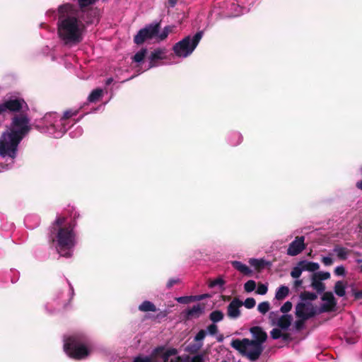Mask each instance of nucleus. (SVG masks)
Returning <instances> with one entry per match:
<instances>
[{
	"mask_svg": "<svg viewBox=\"0 0 362 362\" xmlns=\"http://www.w3.org/2000/svg\"><path fill=\"white\" fill-rule=\"evenodd\" d=\"M85 29L79 19V11L71 4L61 5L58 8L57 33L66 46L77 45L83 41Z\"/></svg>",
	"mask_w": 362,
	"mask_h": 362,
	"instance_id": "f257e3e1",
	"label": "nucleus"
},
{
	"mask_svg": "<svg viewBox=\"0 0 362 362\" xmlns=\"http://www.w3.org/2000/svg\"><path fill=\"white\" fill-rule=\"evenodd\" d=\"M250 332L254 338L253 339L247 338L235 339L230 342V346L243 356L247 357L251 361H256L264 350L262 344L267 339V334L259 326L251 327Z\"/></svg>",
	"mask_w": 362,
	"mask_h": 362,
	"instance_id": "f03ea898",
	"label": "nucleus"
},
{
	"mask_svg": "<svg viewBox=\"0 0 362 362\" xmlns=\"http://www.w3.org/2000/svg\"><path fill=\"white\" fill-rule=\"evenodd\" d=\"M66 354L74 360L80 361L86 358L90 354L85 339L81 336H70L64 344Z\"/></svg>",
	"mask_w": 362,
	"mask_h": 362,
	"instance_id": "7ed1b4c3",
	"label": "nucleus"
},
{
	"mask_svg": "<svg viewBox=\"0 0 362 362\" xmlns=\"http://www.w3.org/2000/svg\"><path fill=\"white\" fill-rule=\"evenodd\" d=\"M57 240L59 246V254L66 258L71 256L70 249L75 245V234L74 233V226L71 224L60 227L58 229Z\"/></svg>",
	"mask_w": 362,
	"mask_h": 362,
	"instance_id": "20e7f679",
	"label": "nucleus"
},
{
	"mask_svg": "<svg viewBox=\"0 0 362 362\" xmlns=\"http://www.w3.org/2000/svg\"><path fill=\"white\" fill-rule=\"evenodd\" d=\"M30 119L26 114L15 115L10 124L9 130L7 132L20 141L30 132Z\"/></svg>",
	"mask_w": 362,
	"mask_h": 362,
	"instance_id": "39448f33",
	"label": "nucleus"
},
{
	"mask_svg": "<svg viewBox=\"0 0 362 362\" xmlns=\"http://www.w3.org/2000/svg\"><path fill=\"white\" fill-rule=\"evenodd\" d=\"M202 37V32H197L192 37L187 36L175 43L173 49L179 57H187L190 55L198 45Z\"/></svg>",
	"mask_w": 362,
	"mask_h": 362,
	"instance_id": "423d86ee",
	"label": "nucleus"
},
{
	"mask_svg": "<svg viewBox=\"0 0 362 362\" xmlns=\"http://www.w3.org/2000/svg\"><path fill=\"white\" fill-rule=\"evenodd\" d=\"M21 141L7 132L3 133L0 138V156L14 159L17 156L18 147Z\"/></svg>",
	"mask_w": 362,
	"mask_h": 362,
	"instance_id": "0eeeda50",
	"label": "nucleus"
},
{
	"mask_svg": "<svg viewBox=\"0 0 362 362\" xmlns=\"http://www.w3.org/2000/svg\"><path fill=\"white\" fill-rule=\"evenodd\" d=\"M24 108L28 109V104L23 98L11 96L0 104V115L6 112H20Z\"/></svg>",
	"mask_w": 362,
	"mask_h": 362,
	"instance_id": "6e6552de",
	"label": "nucleus"
},
{
	"mask_svg": "<svg viewBox=\"0 0 362 362\" xmlns=\"http://www.w3.org/2000/svg\"><path fill=\"white\" fill-rule=\"evenodd\" d=\"M160 28V23L149 24L141 29L134 37V42L136 45L143 44L146 40L152 39L158 35Z\"/></svg>",
	"mask_w": 362,
	"mask_h": 362,
	"instance_id": "1a4fd4ad",
	"label": "nucleus"
},
{
	"mask_svg": "<svg viewBox=\"0 0 362 362\" xmlns=\"http://www.w3.org/2000/svg\"><path fill=\"white\" fill-rule=\"evenodd\" d=\"M296 317H303L304 319H310L316 315L315 308L311 303L300 302L296 306Z\"/></svg>",
	"mask_w": 362,
	"mask_h": 362,
	"instance_id": "9d476101",
	"label": "nucleus"
},
{
	"mask_svg": "<svg viewBox=\"0 0 362 362\" xmlns=\"http://www.w3.org/2000/svg\"><path fill=\"white\" fill-rule=\"evenodd\" d=\"M321 299L323 301H326V303L321 305L319 310L320 313H329L334 310L337 305V300L331 291L324 292Z\"/></svg>",
	"mask_w": 362,
	"mask_h": 362,
	"instance_id": "9b49d317",
	"label": "nucleus"
},
{
	"mask_svg": "<svg viewBox=\"0 0 362 362\" xmlns=\"http://www.w3.org/2000/svg\"><path fill=\"white\" fill-rule=\"evenodd\" d=\"M304 241V236L296 237L295 240L289 244L287 254L290 256H296L300 254L305 248Z\"/></svg>",
	"mask_w": 362,
	"mask_h": 362,
	"instance_id": "f8f14e48",
	"label": "nucleus"
},
{
	"mask_svg": "<svg viewBox=\"0 0 362 362\" xmlns=\"http://www.w3.org/2000/svg\"><path fill=\"white\" fill-rule=\"evenodd\" d=\"M243 305V302L238 298L233 300L227 306V315L231 319H236L241 315L240 308Z\"/></svg>",
	"mask_w": 362,
	"mask_h": 362,
	"instance_id": "ddd939ff",
	"label": "nucleus"
},
{
	"mask_svg": "<svg viewBox=\"0 0 362 362\" xmlns=\"http://www.w3.org/2000/svg\"><path fill=\"white\" fill-rule=\"evenodd\" d=\"M205 305L199 303L193 305L192 308L187 309L183 313L184 320H189L193 318H199L204 312Z\"/></svg>",
	"mask_w": 362,
	"mask_h": 362,
	"instance_id": "4468645a",
	"label": "nucleus"
},
{
	"mask_svg": "<svg viewBox=\"0 0 362 362\" xmlns=\"http://www.w3.org/2000/svg\"><path fill=\"white\" fill-rule=\"evenodd\" d=\"M231 265L234 269L240 272L241 274H243L245 276H252V271L247 267L246 264L242 263L239 261H232Z\"/></svg>",
	"mask_w": 362,
	"mask_h": 362,
	"instance_id": "2eb2a0df",
	"label": "nucleus"
},
{
	"mask_svg": "<svg viewBox=\"0 0 362 362\" xmlns=\"http://www.w3.org/2000/svg\"><path fill=\"white\" fill-rule=\"evenodd\" d=\"M293 317L291 315L286 314L281 315L277 322V326L281 329L286 330L291 326Z\"/></svg>",
	"mask_w": 362,
	"mask_h": 362,
	"instance_id": "dca6fc26",
	"label": "nucleus"
},
{
	"mask_svg": "<svg viewBox=\"0 0 362 362\" xmlns=\"http://www.w3.org/2000/svg\"><path fill=\"white\" fill-rule=\"evenodd\" d=\"M163 52L160 49H155L153 52H152L148 58L150 62L148 69H151L156 66V61L162 59L163 58Z\"/></svg>",
	"mask_w": 362,
	"mask_h": 362,
	"instance_id": "f3484780",
	"label": "nucleus"
},
{
	"mask_svg": "<svg viewBox=\"0 0 362 362\" xmlns=\"http://www.w3.org/2000/svg\"><path fill=\"white\" fill-rule=\"evenodd\" d=\"M249 263L252 267H255L257 272H261L265 267L270 265L269 262L265 261L263 259H258L252 258L249 260Z\"/></svg>",
	"mask_w": 362,
	"mask_h": 362,
	"instance_id": "a211bd4d",
	"label": "nucleus"
},
{
	"mask_svg": "<svg viewBox=\"0 0 362 362\" xmlns=\"http://www.w3.org/2000/svg\"><path fill=\"white\" fill-rule=\"evenodd\" d=\"M289 294V288L286 286H279L275 293V298L278 300H283Z\"/></svg>",
	"mask_w": 362,
	"mask_h": 362,
	"instance_id": "6ab92c4d",
	"label": "nucleus"
},
{
	"mask_svg": "<svg viewBox=\"0 0 362 362\" xmlns=\"http://www.w3.org/2000/svg\"><path fill=\"white\" fill-rule=\"evenodd\" d=\"M334 252L337 253L338 258L341 260L346 259L349 254V250L347 248L339 245L334 247Z\"/></svg>",
	"mask_w": 362,
	"mask_h": 362,
	"instance_id": "aec40b11",
	"label": "nucleus"
},
{
	"mask_svg": "<svg viewBox=\"0 0 362 362\" xmlns=\"http://www.w3.org/2000/svg\"><path fill=\"white\" fill-rule=\"evenodd\" d=\"M103 91L101 88L94 89L88 95V100L90 103H95L100 100L103 96Z\"/></svg>",
	"mask_w": 362,
	"mask_h": 362,
	"instance_id": "412c9836",
	"label": "nucleus"
},
{
	"mask_svg": "<svg viewBox=\"0 0 362 362\" xmlns=\"http://www.w3.org/2000/svg\"><path fill=\"white\" fill-rule=\"evenodd\" d=\"M139 310L142 312H156L157 308L156 305L151 301L145 300L141 305H139Z\"/></svg>",
	"mask_w": 362,
	"mask_h": 362,
	"instance_id": "4be33fe9",
	"label": "nucleus"
},
{
	"mask_svg": "<svg viewBox=\"0 0 362 362\" xmlns=\"http://www.w3.org/2000/svg\"><path fill=\"white\" fill-rule=\"evenodd\" d=\"M346 286L341 281L335 283L334 290V293L339 297H343L346 294Z\"/></svg>",
	"mask_w": 362,
	"mask_h": 362,
	"instance_id": "5701e85b",
	"label": "nucleus"
},
{
	"mask_svg": "<svg viewBox=\"0 0 362 362\" xmlns=\"http://www.w3.org/2000/svg\"><path fill=\"white\" fill-rule=\"evenodd\" d=\"M311 286L320 293L324 292L325 290V284L313 276L312 278Z\"/></svg>",
	"mask_w": 362,
	"mask_h": 362,
	"instance_id": "b1692460",
	"label": "nucleus"
},
{
	"mask_svg": "<svg viewBox=\"0 0 362 362\" xmlns=\"http://www.w3.org/2000/svg\"><path fill=\"white\" fill-rule=\"evenodd\" d=\"M224 315L221 310L212 311L209 315V319L214 323L218 322L223 319Z\"/></svg>",
	"mask_w": 362,
	"mask_h": 362,
	"instance_id": "393cba45",
	"label": "nucleus"
},
{
	"mask_svg": "<svg viewBox=\"0 0 362 362\" xmlns=\"http://www.w3.org/2000/svg\"><path fill=\"white\" fill-rule=\"evenodd\" d=\"M146 54L147 49L142 48L134 55L132 60L136 63H140L144 61Z\"/></svg>",
	"mask_w": 362,
	"mask_h": 362,
	"instance_id": "a878e982",
	"label": "nucleus"
},
{
	"mask_svg": "<svg viewBox=\"0 0 362 362\" xmlns=\"http://www.w3.org/2000/svg\"><path fill=\"white\" fill-rule=\"evenodd\" d=\"M300 298L302 300H315L317 299V296L315 293H312L310 291H303L300 293Z\"/></svg>",
	"mask_w": 362,
	"mask_h": 362,
	"instance_id": "bb28decb",
	"label": "nucleus"
},
{
	"mask_svg": "<svg viewBox=\"0 0 362 362\" xmlns=\"http://www.w3.org/2000/svg\"><path fill=\"white\" fill-rule=\"evenodd\" d=\"M313 276L320 281L327 280L330 278V274L328 272H319L313 274Z\"/></svg>",
	"mask_w": 362,
	"mask_h": 362,
	"instance_id": "cd10ccee",
	"label": "nucleus"
},
{
	"mask_svg": "<svg viewBox=\"0 0 362 362\" xmlns=\"http://www.w3.org/2000/svg\"><path fill=\"white\" fill-rule=\"evenodd\" d=\"M270 304L268 301H264L258 305L257 310L262 314H265L269 310Z\"/></svg>",
	"mask_w": 362,
	"mask_h": 362,
	"instance_id": "c85d7f7f",
	"label": "nucleus"
},
{
	"mask_svg": "<svg viewBox=\"0 0 362 362\" xmlns=\"http://www.w3.org/2000/svg\"><path fill=\"white\" fill-rule=\"evenodd\" d=\"M256 288V283L254 280H249L244 284V289L246 292L250 293Z\"/></svg>",
	"mask_w": 362,
	"mask_h": 362,
	"instance_id": "c756f323",
	"label": "nucleus"
},
{
	"mask_svg": "<svg viewBox=\"0 0 362 362\" xmlns=\"http://www.w3.org/2000/svg\"><path fill=\"white\" fill-rule=\"evenodd\" d=\"M298 317L300 319L297 320L295 322V328L297 331H300L303 329L305 321L308 320V319H304L303 317Z\"/></svg>",
	"mask_w": 362,
	"mask_h": 362,
	"instance_id": "7c9ffc66",
	"label": "nucleus"
},
{
	"mask_svg": "<svg viewBox=\"0 0 362 362\" xmlns=\"http://www.w3.org/2000/svg\"><path fill=\"white\" fill-rule=\"evenodd\" d=\"M78 110H66L64 112V115L61 119V120H66L69 118H71V117L73 116H75L78 114Z\"/></svg>",
	"mask_w": 362,
	"mask_h": 362,
	"instance_id": "2f4dec72",
	"label": "nucleus"
},
{
	"mask_svg": "<svg viewBox=\"0 0 362 362\" xmlns=\"http://www.w3.org/2000/svg\"><path fill=\"white\" fill-rule=\"evenodd\" d=\"M224 284H225V281L221 277H218V278L211 281L209 283V286L210 288H214L216 286H223Z\"/></svg>",
	"mask_w": 362,
	"mask_h": 362,
	"instance_id": "473e14b6",
	"label": "nucleus"
},
{
	"mask_svg": "<svg viewBox=\"0 0 362 362\" xmlns=\"http://www.w3.org/2000/svg\"><path fill=\"white\" fill-rule=\"evenodd\" d=\"M175 300L179 303L188 304V303H189L193 301V296H182V297L177 298Z\"/></svg>",
	"mask_w": 362,
	"mask_h": 362,
	"instance_id": "72a5a7b5",
	"label": "nucleus"
},
{
	"mask_svg": "<svg viewBox=\"0 0 362 362\" xmlns=\"http://www.w3.org/2000/svg\"><path fill=\"white\" fill-rule=\"evenodd\" d=\"M243 303L246 308L252 309L255 306L256 301L253 298H247Z\"/></svg>",
	"mask_w": 362,
	"mask_h": 362,
	"instance_id": "f704fd0d",
	"label": "nucleus"
},
{
	"mask_svg": "<svg viewBox=\"0 0 362 362\" xmlns=\"http://www.w3.org/2000/svg\"><path fill=\"white\" fill-rule=\"evenodd\" d=\"M302 272L303 271H302V269L300 267H299L298 266L295 267L291 270V276L293 278L298 279V277L300 276V275L302 274Z\"/></svg>",
	"mask_w": 362,
	"mask_h": 362,
	"instance_id": "c9c22d12",
	"label": "nucleus"
},
{
	"mask_svg": "<svg viewBox=\"0 0 362 362\" xmlns=\"http://www.w3.org/2000/svg\"><path fill=\"white\" fill-rule=\"evenodd\" d=\"M319 267L320 266L318 263L308 262V263H307L306 271L315 272L319 269Z\"/></svg>",
	"mask_w": 362,
	"mask_h": 362,
	"instance_id": "e433bc0d",
	"label": "nucleus"
},
{
	"mask_svg": "<svg viewBox=\"0 0 362 362\" xmlns=\"http://www.w3.org/2000/svg\"><path fill=\"white\" fill-rule=\"evenodd\" d=\"M292 303L290 301H286L280 308V311L282 313H287L292 309Z\"/></svg>",
	"mask_w": 362,
	"mask_h": 362,
	"instance_id": "4c0bfd02",
	"label": "nucleus"
},
{
	"mask_svg": "<svg viewBox=\"0 0 362 362\" xmlns=\"http://www.w3.org/2000/svg\"><path fill=\"white\" fill-rule=\"evenodd\" d=\"M268 291V288L265 284L259 283L258 284L256 293L259 295H264L267 293Z\"/></svg>",
	"mask_w": 362,
	"mask_h": 362,
	"instance_id": "58836bf2",
	"label": "nucleus"
},
{
	"mask_svg": "<svg viewBox=\"0 0 362 362\" xmlns=\"http://www.w3.org/2000/svg\"><path fill=\"white\" fill-rule=\"evenodd\" d=\"M170 31L171 29L169 26L165 27L161 33L158 35L159 40H164L168 37Z\"/></svg>",
	"mask_w": 362,
	"mask_h": 362,
	"instance_id": "ea45409f",
	"label": "nucleus"
},
{
	"mask_svg": "<svg viewBox=\"0 0 362 362\" xmlns=\"http://www.w3.org/2000/svg\"><path fill=\"white\" fill-rule=\"evenodd\" d=\"M206 335V332L204 329H201L198 332L194 337L195 341H202Z\"/></svg>",
	"mask_w": 362,
	"mask_h": 362,
	"instance_id": "a19ab883",
	"label": "nucleus"
},
{
	"mask_svg": "<svg viewBox=\"0 0 362 362\" xmlns=\"http://www.w3.org/2000/svg\"><path fill=\"white\" fill-rule=\"evenodd\" d=\"M95 0H78L79 6L83 8L92 5L95 3Z\"/></svg>",
	"mask_w": 362,
	"mask_h": 362,
	"instance_id": "79ce46f5",
	"label": "nucleus"
},
{
	"mask_svg": "<svg viewBox=\"0 0 362 362\" xmlns=\"http://www.w3.org/2000/svg\"><path fill=\"white\" fill-rule=\"evenodd\" d=\"M181 281L180 279H170L166 284V288L170 289L174 285L180 284Z\"/></svg>",
	"mask_w": 362,
	"mask_h": 362,
	"instance_id": "37998d69",
	"label": "nucleus"
},
{
	"mask_svg": "<svg viewBox=\"0 0 362 362\" xmlns=\"http://www.w3.org/2000/svg\"><path fill=\"white\" fill-rule=\"evenodd\" d=\"M270 334L272 339H277L281 337L282 332L281 329L274 328L271 331Z\"/></svg>",
	"mask_w": 362,
	"mask_h": 362,
	"instance_id": "c03bdc74",
	"label": "nucleus"
},
{
	"mask_svg": "<svg viewBox=\"0 0 362 362\" xmlns=\"http://www.w3.org/2000/svg\"><path fill=\"white\" fill-rule=\"evenodd\" d=\"M207 331L211 335H215L218 332V327L213 323L207 327Z\"/></svg>",
	"mask_w": 362,
	"mask_h": 362,
	"instance_id": "a18cd8bd",
	"label": "nucleus"
},
{
	"mask_svg": "<svg viewBox=\"0 0 362 362\" xmlns=\"http://www.w3.org/2000/svg\"><path fill=\"white\" fill-rule=\"evenodd\" d=\"M176 353H177V351L175 349H169L167 351H165L164 353L163 357L164 361H167L170 356L174 355Z\"/></svg>",
	"mask_w": 362,
	"mask_h": 362,
	"instance_id": "49530a36",
	"label": "nucleus"
},
{
	"mask_svg": "<svg viewBox=\"0 0 362 362\" xmlns=\"http://www.w3.org/2000/svg\"><path fill=\"white\" fill-rule=\"evenodd\" d=\"M345 273V268L343 266L337 267L334 269V274L337 276H344Z\"/></svg>",
	"mask_w": 362,
	"mask_h": 362,
	"instance_id": "de8ad7c7",
	"label": "nucleus"
},
{
	"mask_svg": "<svg viewBox=\"0 0 362 362\" xmlns=\"http://www.w3.org/2000/svg\"><path fill=\"white\" fill-rule=\"evenodd\" d=\"M65 221H66L65 217H58L55 220L54 225L57 226L59 228L60 227H63L62 225L64 223Z\"/></svg>",
	"mask_w": 362,
	"mask_h": 362,
	"instance_id": "09e8293b",
	"label": "nucleus"
},
{
	"mask_svg": "<svg viewBox=\"0 0 362 362\" xmlns=\"http://www.w3.org/2000/svg\"><path fill=\"white\" fill-rule=\"evenodd\" d=\"M190 362H205L204 359V356L202 354H198L193 356L191 359Z\"/></svg>",
	"mask_w": 362,
	"mask_h": 362,
	"instance_id": "8fccbe9b",
	"label": "nucleus"
},
{
	"mask_svg": "<svg viewBox=\"0 0 362 362\" xmlns=\"http://www.w3.org/2000/svg\"><path fill=\"white\" fill-rule=\"evenodd\" d=\"M322 262L325 265V266H330L333 264V260L331 257H322Z\"/></svg>",
	"mask_w": 362,
	"mask_h": 362,
	"instance_id": "3c124183",
	"label": "nucleus"
},
{
	"mask_svg": "<svg viewBox=\"0 0 362 362\" xmlns=\"http://www.w3.org/2000/svg\"><path fill=\"white\" fill-rule=\"evenodd\" d=\"M281 337L284 341H291L292 340L291 335L289 333H282Z\"/></svg>",
	"mask_w": 362,
	"mask_h": 362,
	"instance_id": "603ef678",
	"label": "nucleus"
},
{
	"mask_svg": "<svg viewBox=\"0 0 362 362\" xmlns=\"http://www.w3.org/2000/svg\"><path fill=\"white\" fill-rule=\"evenodd\" d=\"M168 314V312L167 310L160 311L159 313L157 314L156 318L158 319H163L167 317Z\"/></svg>",
	"mask_w": 362,
	"mask_h": 362,
	"instance_id": "864d4df0",
	"label": "nucleus"
},
{
	"mask_svg": "<svg viewBox=\"0 0 362 362\" xmlns=\"http://www.w3.org/2000/svg\"><path fill=\"white\" fill-rule=\"evenodd\" d=\"M307 263H308V262L307 261H300L298 262V267H300L302 269V271H306V267H307Z\"/></svg>",
	"mask_w": 362,
	"mask_h": 362,
	"instance_id": "5fc2aeb1",
	"label": "nucleus"
},
{
	"mask_svg": "<svg viewBox=\"0 0 362 362\" xmlns=\"http://www.w3.org/2000/svg\"><path fill=\"white\" fill-rule=\"evenodd\" d=\"M134 362H151L150 358L146 357V358H141V357H136Z\"/></svg>",
	"mask_w": 362,
	"mask_h": 362,
	"instance_id": "6e6d98bb",
	"label": "nucleus"
},
{
	"mask_svg": "<svg viewBox=\"0 0 362 362\" xmlns=\"http://www.w3.org/2000/svg\"><path fill=\"white\" fill-rule=\"evenodd\" d=\"M354 298L357 300L362 299V290L354 291Z\"/></svg>",
	"mask_w": 362,
	"mask_h": 362,
	"instance_id": "4d7b16f0",
	"label": "nucleus"
},
{
	"mask_svg": "<svg viewBox=\"0 0 362 362\" xmlns=\"http://www.w3.org/2000/svg\"><path fill=\"white\" fill-rule=\"evenodd\" d=\"M193 296V301H197V300H203L204 298H205L206 295L203 294V295H197V296Z\"/></svg>",
	"mask_w": 362,
	"mask_h": 362,
	"instance_id": "13d9d810",
	"label": "nucleus"
},
{
	"mask_svg": "<svg viewBox=\"0 0 362 362\" xmlns=\"http://www.w3.org/2000/svg\"><path fill=\"white\" fill-rule=\"evenodd\" d=\"M303 284V280H300V279H297L294 281V287L295 288H298L299 286H300Z\"/></svg>",
	"mask_w": 362,
	"mask_h": 362,
	"instance_id": "bf43d9fd",
	"label": "nucleus"
},
{
	"mask_svg": "<svg viewBox=\"0 0 362 362\" xmlns=\"http://www.w3.org/2000/svg\"><path fill=\"white\" fill-rule=\"evenodd\" d=\"M168 4L171 7H174L177 4V0H168Z\"/></svg>",
	"mask_w": 362,
	"mask_h": 362,
	"instance_id": "052dcab7",
	"label": "nucleus"
},
{
	"mask_svg": "<svg viewBox=\"0 0 362 362\" xmlns=\"http://www.w3.org/2000/svg\"><path fill=\"white\" fill-rule=\"evenodd\" d=\"M356 187L358 189L362 190V180L356 182Z\"/></svg>",
	"mask_w": 362,
	"mask_h": 362,
	"instance_id": "680f3d73",
	"label": "nucleus"
},
{
	"mask_svg": "<svg viewBox=\"0 0 362 362\" xmlns=\"http://www.w3.org/2000/svg\"><path fill=\"white\" fill-rule=\"evenodd\" d=\"M346 341L349 344H354L355 343V341L353 339H351V338H346Z\"/></svg>",
	"mask_w": 362,
	"mask_h": 362,
	"instance_id": "e2e57ef3",
	"label": "nucleus"
},
{
	"mask_svg": "<svg viewBox=\"0 0 362 362\" xmlns=\"http://www.w3.org/2000/svg\"><path fill=\"white\" fill-rule=\"evenodd\" d=\"M112 78H108V79L107 80L106 83H107V85H109V84H110V83H112Z\"/></svg>",
	"mask_w": 362,
	"mask_h": 362,
	"instance_id": "0e129e2a",
	"label": "nucleus"
},
{
	"mask_svg": "<svg viewBox=\"0 0 362 362\" xmlns=\"http://www.w3.org/2000/svg\"><path fill=\"white\" fill-rule=\"evenodd\" d=\"M223 340V336H220L219 337H218V341H222Z\"/></svg>",
	"mask_w": 362,
	"mask_h": 362,
	"instance_id": "69168bd1",
	"label": "nucleus"
},
{
	"mask_svg": "<svg viewBox=\"0 0 362 362\" xmlns=\"http://www.w3.org/2000/svg\"><path fill=\"white\" fill-rule=\"evenodd\" d=\"M361 272H362V265L361 266Z\"/></svg>",
	"mask_w": 362,
	"mask_h": 362,
	"instance_id": "338daca9",
	"label": "nucleus"
}]
</instances>
